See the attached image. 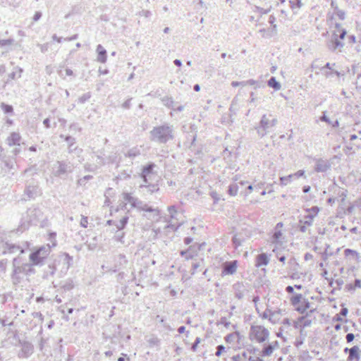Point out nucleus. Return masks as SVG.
Listing matches in <instances>:
<instances>
[{"instance_id": "obj_8", "label": "nucleus", "mask_w": 361, "mask_h": 361, "mask_svg": "<svg viewBox=\"0 0 361 361\" xmlns=\"http://www.w3.org/2000/svg\"><path fill=\"white\" fill-rule=\"evenodd\" d=\"M54 174L56 177L63 178L73 171L74 166L69 161H58Z\"/></svg>"}, {"instance_id": "obj_34", "label": "nucleus", "mask_w": 361, "mask_h": 361, "mask_svg": "<svg viewBox=\"0 0 361 361\" xmlns=\"http://www.w3.org/2000/svg\"><path fill=\"white\" fill-rule=\"evenodd\" d=\"M302 294L300 293H297L295 295H294L293 297H291L290 298V303L293 306H296L298 305L300 302H302Z\"/></svg>"}, {"instance_id": "obj_54", "label": "nucleus", "mask_w": 361, "mask_h": 361, "mask_svg": "<svg viewBox=\"0 0 361 361\" xmlns=\"http://www.w3.org/2000/svg\"><path fill=\"white\" fill-rule=\"evenodd\" d=\"M276 21V18L271 15L269 18V23L272 25V27H273V30H276V25L274 23Z\"/></svg>"}, {"instance_id": "obj_28", "label": "nucleus", "mask_w": 361, "mask_h": 361, "mask_svg": "<svg viewBox=\"0 0 361 361\" xmlns=\"http://www.w3.org/2000/svg\"><path fill=\"white\" fill-rule=\"evenodd\" d=\"M128 219L129 218L128 216H125L118 222H116L115 226L116 227L118 231H121L126 227V224L128 222Z\"/></svg>"}, {"instance_id": "obj_24", "label": "nucleus", "mask_w": 361, "mask_h": 361, "mask_svg": "<svg viewBox=\"0 0 361 361\" xmlns=\"http://www.w3.org/2000/svg\"><path fill=\"white\" fill-rule=\"evenodd\" d=\"M310 303L307 299H303L301 305L295 307V310L300 314H304L308 308H310Z\"/></svg>"}, {"instance_id": "obj_12", "label": "nucleus", "mask_w": 361, "mask_h": 361, "mask_svg": "<svg viewBox=\"0 0 361 361\" xmlns=\"http://www.w3.org/2000/svg\"><path fill=\"white\" fill-rule=\"evenodd\" d=\"M20 343L21 345V350L18 355L20 357H28L32 354L34 347L31 343L24 341H20Z\"/></svg>"}, {"instance_id": "obj_62", "label": "nucleus", "mask_w": 361, "mask_h": 361, "mask_svg": "<svg viewBox=\"0 0 361 361\" xmlns=\"http://www.w3.org/2000/svg\"><path fill=\"white\" fill-rule=\"evenodd\" d=\"M124 235H125V233H118V234L115 236L116 240L117 241H119V242H121V243H123V238H124Z\"/></svg>"}, {"instance_id": "obj_5", "label": "nucleus", "mask_w": 361, "mask_h": 361, "mask_svg": "<svg viewBox=\"0 0 361 361\" xmlns=\"http://www.w3.org/2000/svg\"><path fill=\"white\" fill-rule=\"evenodd\" d=\"M277 123L276 118L270 120L267 114L262 115L258 126L255 127L258 136L260 137L265 136L269 132V130L274 127Z\"/></svg>"}, {"instance_id": "obj_19", "label": "nucleus", "mask_w": 361, "mask_h": 361, "mask_svg": "<svg viewBox=\"0 0 361 361\" xmlns=\"http://www.w3.org/2000/svg\"><path fill=\"white\" fill-rule=\"evenodd\" d=\"M97 61L100 63H105L106 61L107 55L106 49L101 45L98 44L97 47Z\"/></svg>"}, {"instance_id": "obj_6", "label": "nucleus", "mask_w": 361, "mask_h": 361, "mask_svg": "<svg viewBox=\"0 0 361 361\" xmlns=\"http://www.w3.org/2000/svg\"><path fill=\"white\" fill-rule=\"evenodd\" d=\"M269 336V331L262 326H251L250 331V339L258 343L267 341Z\"/></svg>"}, {"instance_id": "obj_59", "label": "nucleus", "mask_w": 361, "mask_h": 361, "mask_svg": "<svg viewBox=\"0 0 361 361\" xmlns=\"http://www.w3.org/2000/svg\"><path fill=\"white\" fill-rule=\"evenodd\" d=\"M17 76V71H13L12 73H9L8 75V80L6 81V82H8L11 80H14L16 79Z\"/></svg>"}, {"instance_id": "obj_16", "label": "nucleus", "mask_w": 361, "mask_h": 361, "mask_svg": "<svg viewBox=\"0 0 361 361\" xmlns=\"http://www.w3.org/2000/svg\"><path fill=\"white\" fill-rule=\"evenodd\" d=\"M17 252H19V255L22 256L21 255L25 252V250L23 249L20 246L13 243H5V250L4 251V253H16Z\"/></svg>"}, {"instance_id": "obj_52", "label": "nucleus", "mask_w": 361, "mask_h": 361, "mask_svg": "<svg viewBox=\"0 0 361 361\" xmlns=\"http://www.w3.org/2000/svg\"><path fill=\"white\" fill-rule=\"evenodd\" d=\"M232 241L235 247L241 245V240L236 235L233 237Z\"/></svg>"}, {"instance_id": "obj_57", "label": "nucleus", "mask_w": 361, "mask_h": 361, "mask_svg": "<svg viewBox=\"0 0 361 361\" xmlns=\"http://www.w3.org/2000/svg\"><path fill=\"white\" fill-rule=\"evenodd\" d=\"M282 235V233L281 231H276L274 232V235H273V239L275 240V241H277L279 240V238L281 237Z\"/></svg>"}, {"instance_id": "obj_18", "label": "nucleus", "mask_w": 361, "mask_h": 361, "mask_svg": "<svg viewBox=\"0 0 361 361\" xmlns=\"http://www.w3.org/2000/svg\"><path fill=\"white\" fill-rule=\"evenodd\" d=\"M360 348L357 345L351 348V350L348 357V361H360V355L359 353Z\"/></svg>"}, {"instance_id": "obj_4", "label": "nucleus", "mask_w": 361, "mask_h": 361, "mask_svg": "<svg viewBox=\"0 0 361 361\" xmlns=\"http://www.w3.org/2000/svg\"><path fill=\"white\" fill-rule=\"evenodd\" d=\"M51 252V246L49 245H42L34 249L29 255L28 262L32 267L35 266H42L47 261L48 256Z\"/></svg>"}, {"instance_id": "obj_42", "label": "nucleus", "mask_w": 361, "mask_h": 361, "mask_svg": "<svg viewBox=\"0 0 361 361\" xmlns=\"http://www.w3.org/2000/svg\"><path fill=\"white\" fill-rule=\"evenodd\" d=\"M182 257H185L186 260L190 259L193 258V255L190 252L189 250H181L180 252Z\"/></svg>"}, {"instance_id": "obj_29", "label": "nucleus", "mask_w": 361, "mask_h": 361, "mask_svg": "<svg viewBox=\"0 0 361 361\" xmlns=\"http://www.w3.org/2000/svg\"><path fill=\"white\" fill-rule=\"evenodd\" d=\"M141 188H146L147 189V191L150 193H153L154 192H157L159 190V188L158 185L157 184H152L149 182L148 183H145L141 185Z\"/></svg>"}, {"instance_id": "obj_2", "label": "nucleus", "mask_w": 361, "mask_h": 361, "mask_svg": "<svg viewBox=\"0 0 361 361\" xmlns=\"http://www.w3.org/2000/svg\"><path fill=\"white\" fill-rule=\"evenodd\" d=\"M73 258L67 253H64L55 257L49 259L47 267L43 270L42 278L44 280H50L54 276L56 270L61 266V273L66 274L70 268Z\"/></svg>"}, {"instance_id": "obj_33", "label": "nucleus", "mask_w": 361, "mask_h": 361, "mask_svg": "<svg viewBox=\"0 0 361 361\" xmlns=\"http://www.w3.org/2000/svg\"><path fill=\"white\" fill-rule=\"evenodd\" d=\"M314 216V215L310 214L305 215L303 220H300V223L310 226L312 224Z\"/></svg>"}, {"instance_id": "obj_7", "label": "nucleus", "mask_w": 361, "mask_h": 361, "mask_svg": "<svg viewBox=\"0 0 361 361\" xmlns=\"http://www.w3.org/2000/svg\"><path fill=\"white\" fill-rule=\"evenodd\" d=\"M123 195L124 200L130 203L132 207L148 212H153L155 211V209L152 207L148 206L147 204L144 203L137 198L131 196L129 193L124 192Z\"/></svg>"}, {"instance_id": "obj_17", "label": "nucleus", "mask_w": 361, "mask_h": 361, "mask_svg": "<svg viewBox=\"0 0 361 361\" xmlns=\"http://www.w3.org/2000/svg\"><path fill=\"white\" fill-rule=\"evenodd\" d=\"M21 136L19 133L13 132L7 137L6 142L9 146L18 145L20 146Z\"/></svg>"}, {"instance_id": "obj_61", "label": "nucleus", "mask_w": 361, "mask_h": 361, "mask_svg": "<svg viewBox=\"0 0 361 361\" xmlns=\"http://www.w3.org/2000/svg\"><path fill=\"white\" fill-rule=\"evenodd\" d=\"M355 338V335L353 333H348L346 336L345 339L348 343L352 342Z\"/></svg>"}, {"instance_id": "obj_36", "label": "nucleus", "mask_w": 361, "mask_h": 361, "mask_svg": "<svg viewBox=\"0 0 361 361\" xmlns=\"http://www.w3.org/2000/svg\"><path fill=\"white\" fill-rule=\"evenodd\" d=\"M238 187L236 184H231L228 187V192L231 196H235L238 193Z\"/></svg>"}, {"instance_id": "obj_13", "label": "nucleus", "mask_w": 361, "mask_h": 361, "mask_svg": "<svg viewBox=\"0 0 361 361\" xmlns=\"http://www.w3.org/2000/svg\"><path fill=\"white\" fill-rule=\"evenodd\" d=\"M328 49L331 51H335L338 48H343L344 44L338 40V34L334 32L331 39L326 42Z\"/></svg>"}, {"instance_id": "obj_32", "label": "nucleus", "mask_w": 361, "mask_h": 361, "mask_svg": "<svg viewBox=\"0 0 361 361\" xmlns=\"http://www.w3.org/2000/svg\"><path fill=\"white\" fill-rule=\"evenodd\" d=\"M240 334L238 331H235L233 333H231V334H228L226 337H225V341L227 342V343H231L234 341L235 338H238V339H240Z\"/></svg>"}, {"instance_id": "obj_43", "label": "nucleus", "mask_w": 361, "mask_h": 361, "mask_svg": "<svg viewBox=\"0 0 361 361\" xmlns=\"http://www.w3.org/2000/svg\"><path fill=\"white\" fill-rule=\"evenodd\" d=\"M344 253H345V255L346 257H348V256H350H350H352V257H358V255H359V254L357 253V251L353 250H351V249H349V248L345 249V250H344Z\"/></svg>"}, {"instance_id": "obj_53", "label": "nucleus", "mask_w": 361, "mask_h": 361, "mask_svg": "<svg viewBox=\"0 0 361 361\" xmlns=\"http://www.w3.org/2000/svg\"><path fill=\"white\" fill-rule=\"evenodd\" d=\"M87 217L85 216H82L81 220H80V226L83 228L87 227Z\"/></svg>"}, {"instance_id": "obj_38", "label": "nucleus", "mask_w": 361, "mask_h": 361, "mask_svg": "<svg viewBox=\"0 0 361 361\" xmlns=\"http://www.w3.org/2000/svg\"><path fill=\"white\" fill-rule=\"evenodd\" d=\"M91 97L90 92H87L83 94L81 97H80L78 99V102L80 104H84L87 101H88Z\"/></svg>"}, {"instance_id": "obj_27", "label": "nucleus", "mask_w": 361, "mask_h": 361, "mask_svg": "<svg viewBox=\"0 0 361 361\" xmlns=\"http://www.w3.org/2000/svg\"><path fill=\"white\" fill-rule=\"evenodd\" d=\"M348 313V310L347 307H343L339 312V314H336L334 318H333V321H336V322H342L343 321V318L342 317H345Z\"/></svg>"}, {"instance_id": "obj_40", "label": "nucleus", "mask_w": 361, "mask_h": 361, "mask_svg": "<svg viewBox=\"0 0 361 361\" xmlns=\"http://www.w3.org/2000/svg\"><path fill=\"white\" fill-rule=\"evenodd\" d=\"M168 211L169 212L170 218L171 219H176L177 210H176V206L171 205V206L169 207Z\"/></svg>"}, {"instance_id": "obj_48", "label": "nucleus", "mask_w": 361, "mask_h": 361, "mask_svg": "<svg viewBox=\"0 0 361 361\" xmlns=\"http://www.w3.org/2000/svg\"><path fill=\"white\" fill-rule=\"evenodd\" d=\"M62 288L65 290H70L73 288V283L72 281H68L62 286Z\"/></svg>"}, {"instance_id": "obj_64", "label": "nucleus", "mask_w": 361, "mask_h": 361, "mask_svg": "<svg viewBox=\"0 0 361 361\" xmlns=\"http://www.w3.org/2000/svg\"><path fill=\"white\" fill-rule=\"evenodd\" d=\"M211 196L214 199V203L217 202L220 200L219 195L216 192H211Z\"/></svg>"}, {"instance_id": "obj_49", "label": "nucleus", "mask_w": 361, "mask_h": 361, "mask_svg": "<svg viewBox=\"0 0 361 361\" xmlns=\"http://www.w3.org/2000/svg\"><path fill=\"white\" fill-rule=\"evenodd\" d=\"M275 314V312H273L269 309H266V310L263 312L262 317L263 319H267L269 317V315L274 316Z\"/></svg>"}, {"instance_id": "obj_1", "label": "nucleus", "mask_w": 361, "mask_h": 361, "mask_svg": "<svg viewBox=\"0 0 361 361\" xmlns=\"http://www.w3.org/2000/svg\"><path fill=\"white\" fill-rule=\"evenodd\" d=\"M35 274V269L23 256L18 255L12 260L11 281L15 286H23L29 282V277Z\"/></svg>"}, {"instance_id": "obj_45", "label": "nucleus", "mask_w": 361, "mask_h": 361, "mask_svg": "<svg viewBox=\"0 0 361 361\" xmlns=\"http://www.w3.org/2000/svg\"><path fill=\"white\" fill-rule=\"evenodd\" d=\"M271 7L270 6L267 9H264L263 8H261L259 6H256L255 8V11L259 12L261 15L267 14L270 12Z\"/></svg>"}, {"instance_id": "obj_44", "label": "nucleus", "mask_w": 361, "mask_h": 361, "mask_svg": "<svg viewBox=\"0 0 361 361\" xmlns=\"http://www.w3.org/2000/svg\"><path fill=\"white\" fill-rule=\"evenodd\" d=\"M92 176H90V175H87V176H85L84 177L80 178L78 180V184L80 185H83L85 184V183L92 179Z\"/></svg>"}, {"instance_id": "obj_35", "label": "nucleus", "mask_w": 361, "mask_h": 361, "mask_svg": "<svg viewBox=\"0 0 361 361\" xmlns=\"http://www.w3.org/2000/svg\"><path fill=\"white\" fill-rule=\"evenodd\" d=\"M334 13L338 17V18L341 20H343L345 18V12L343 10H340L338 6L334 7Z\"/></svg>"}, {"instance_id": "obj_41", "label": "nucleus", "mask_w": 361, "mask_h": 361, "mask_svg": "<svg viewBox=\"0 0 361 361\" xmlns=\"http://www.w3.org/2000/svg\"><path fill=\"white\" fill-rule=\"evenodd\" d=\"M13 39H0V47H4L6 46H11L13 44Z\"/></svg>"}, {"instance_id": "obj_9", "label": "nucleus", "mask_w": 361, "mask_h": 361, "mask_svg": "<svg viewBox=\"0 0 361 361\" xmlns=\"http://www.w3.org/2000/svg\"><path fill=\"white\" fill-rule=\"evenodd\" d=\"M238 261L233 260L222 264L221 276L233 275L236 272Z\"/></svg>"}, {"instance_id": "obj_47", "label": "nucleus", "mask_w": 361, "mask_h": 361, "mask_svg": "<svg viewBox=\"0 0 361 361\" xmlns=\"http://www.w3.org/2000/svg\"><path fill=\"white\" fill-rule=\"evenodd\" d=\"M225 350V347L223 345H219L216 347V351L215 353V355L216 357H220L222 353Z\"/></svg>"}, {"instance_id": "obj_15", "label": "nucleus", "mask_w": 361, "mask_h": 361, "mask_svg": "<svg viewBox=\"0 0 361 361\" xmlns=\"http://www.w3.org/2000/svg\"><path fill=\"white\" fill-rule=\"evenodd\" d=\"M331 163L328 160L318 159L316 160L314 171L318 173L326 172L331 169Z\"/></svg>"}, {"instance_id": "obj_56", "label": "nucleus", "mask_w": 361, "mask_h": 361, "mask_svg": "<svg viewBox=\"0 0 361 361\" xmlns=\"http://www.w3.org/2000/svg\"><path fill=\"white\" fill-rule=\"evenodd\" d=\"M159 339L157 338H152L149 340V343L151 345H158L159 344Z\"/></svg>"}, {"instance_id": "obj_3", "label": "nucleus", "mask_w": 361, "mask_h": 361, "mask_svg": "<svg viewBox=\"0 0 361 361\" xmlns=\"http://www.w3.org/2000/svg\"><path fill=\"white\" fill-rule=\"evenodd\" d=\"M150 140L159 144H166L174 139V128L169 123L154 127L149 132Z\"/></svg>"}, {"instance_id": "obj_26", "label": "nucleus", "mask_w": 361, "mask_h": 361, "mask_svg": "<svg viewBox=\"0 0 361 361\" xmlns=\"http://www.w3.org/2000/svg\"><path fill=\"white\" fill-rule=\"evenodd\" d=\"M0 161L1 162V164H3V168L8 171H10L13 167V163L6 157L0 156Z\"/></svg>"}, {"instance_id": "obj_20", "label": "nucleus", "mask_w": 361, "mask_h": 361, "mask_svg": "<svg viewBox=\"0 0 361 361\" xmlns=\"http://www.w3.org/2000/svg\"><path fill=\"white\" fill-rule=\"evenodd\" d=\"M233 288L235 293V297L238 300L242 299L244 297V286L242 283H236L233 286Z\"/></svg>"}, {"instance_id": "obj_60", "label": "nucleus", "mask_w": 361, "mask_h": 361, "mask_svg": "<svg viewBox=\"0 0 361 361\" xmlns=\"http://www.w3.org/2000/svg\"><path fill=\"white\" fill-rule=\"evenodd\" d=\"M339 35H338V39H343L346 35V30L345 29H340Z\"/></svg>"}, {"instance_id": "obj_14", "label": "nucleus", "mask_w": 361, "mask_h": 361, "mask_svg": "<svg viewBox=\"0 0 361 361\" xmlns=\"http://www.w3.org/2000/svg\"><path fill=\"white\" fill-rule=\"evenodd\" d=\"M115 264L111 269L114 272L119 271L120 269L125 268L128 264V260L124 255L119 254L115 257Z\"/></svg>"}, {"instance_id": "obj_63", "label": "nucleus", "mask_w": 361, "mask_h": 361, "mask_svg": "<svg viewBox=\"0 0 361 361\" xmlns=\"http://www.w3.org/2000/svg\"><path fill=\"white\" fill-rule=\"evenodd\" d=\"M335 283L336 284L338 289H341L344 282L342 279H338L335 281Z\"/></svg>"}, {"instance_id": "obj_21", "label": "nucleus", "mask_w": 361, "mask_h": 361, "mask_svg": "<svg viewBox=\"0 0 361 361\" xmlns=\"http://www.w3.org/2000/svg\"><path fill=\"white\" fill-rule=\"evenodd\" d=\"M141 154L140 149L138 147H134L125 153L126 157L134 159Z\"/></svg>"}, {"instance_id": "obj_58", "label": "nucleus", "mask_w": 361, "mask_h": 361, "mask_svg": "<svg viewBox=\"0 0 361 361\" xmlns=\"http://www.w3.org/2000/svg\"><path fill=\"white\" fill-rule=\"evenodd\" d=\"M131 98L127 99L126 102H124L122 104V107L123 109H128L130 108V106H131V104H130V102H131Z\"/></svg>"}, {"instance_id": "obj_50", "label": "nucleus", "mask_w": 361, "mask_h": 361, "mask_svg": "<svg viewBox=\"0 0 361 361\" xmlns=\"http://www.w3.org/2000/svg\"><path fill=\"white\" fill-rule=\"evenodd\" d=\"M200 338L199 337H197L195 338V342L192 343V346H191V350L193 351V352H195L197 350V345L198 344L200 343Z\"/></svg>"}, {"instance_id": "obj_31", "label": "nucleus", "mask_w": 361, "mask_h": 361, "mask_svg": "<svg viewBox=\"0 0 361 361\" xmlns=\"http://www.w3.org/2000/svg\"><path fill=\"white\" fill-rule=\"evenodd\" d=\"M274 348L270 345V343L265 345L261 351V356H270L274 352Z\"/></svg>"}, {"instance_id": "obj_37", "label": "nucleus", "mask_w": 361, "mask_h": 361, "mask_svg": "<svg viewBox=\"0 0 361 361\" xmlns=\"http://www.w3.org/2000/svg\"><path fill=\"white\" fill-rule=\"evenodd\" d=\"M1 108L5 114H11L13 111V108L11 105L6 104L4 102L1 104Z\"/></svg>"}, {"instance_id": "obj_11", "label": "nucleus", "mask_w": 361, "mask_h": 361, "mask_svg": "<svg viewBox=\"0 0 361 361\" xmlns=\"http://www.w3.org/2000/svg\"><path fill=\"white\" fill-rule=\"evenodd\" d=\"M24 195H26L28 199H35L40 195V190L38 185L33 182L26 185Z\"/></svg>"}, {"instance_id": "obj_25", "label": "nucleus", "mask_w": 361, "mask_h": 361, "mask_svg": "<svg viewBox=\"0 0 361 361\" xmlns=\"http://www.w3.org/2000/svg\"><path fill=\"white\" fill-rule=\"evenodd\" d=\"M60 137L63 138L64 140L68 143V152L73 153V149H71V146H73L75 143V138L70 135L65 136L63 135H61Z\"/></svg>"}, {"instance_id": "obj_10", "label": "nucleus", "mask_w": 361, "mask_h": 361, "mask_svg": "<svg viewBox=\"0 0 361 361\" xmlns=\"http://www.w3.org/2000/svg\"><path fill=\"white\" fill-rule=\"evenodd\" d=\"M156 165L154 163H149L142 168L140 177L145 183H148L152 179V176L154 175V169Z\"/></svg>"}, {"instance_id": "obj_22", "label": "nucleus", "mask_w": 361, "mask_h": 361, "mask_svg": "<svg viewBox=\"0 0 361 361\" xmlns=\"http://www.w3.org/2000/svg\"><path fill=\"white\" fill-rule=\"evenodd\" d=\"M161 100L165 106L171 109V110H175L176 104L171 97L165 96L162 97Z\"/></svg>"}, {"instance_id": "obj_51", "label": "nucleus", "mask_w": 361, "mask_h": 361, "mask_svg": "<svg viewBox=\"0 0 361 361\" xmlns=\"http://www.w3.org/2000/svg\"><path fill=\"white\" fill-rule=\"evenodd\" d=\"M218 324H223L226 328H228L229 326V325L231 324V323L229 322H228L226 318L224 317H223L220 319V321L219 322Z\"/></svg>"}, {"instance_id": "obj_30", "label": "nucleus", "mask_w": 361, "mask_h": 361, "mask_svg": "<svg viewBox=\"0 0 361 361\" xmlns=\"http://www.w3.org/2000/svg\"><path fill=\"white\" fill-rule=\"evenodd\" d=\"M268 85L274 90H279L281 87L280 82L276 80L275 77L270 78L268 80Z\"/></svg>"}, {"instance_id": "obj_23", "label": "nucleus", "mask_w": 361, "mask_h": 361, "mask_svg": "<svg viewBox=\"0 0 361 361\" xmlns=\"http://www.w3.org/2000/svg\"><path fill=\"white\" fill-rule=\"evenodd\" d=\"M269 263V259L265 253H262L257 257V267H261L263 265H267Z\"/></svg>"}, {"instance_id": "obj_55", "label": "nucleus", "mask_w": 361, "mask_h": 361, "mask_svg": "<svg viewBox=\"0 0 361 361\" xmlns=\"http://www.w3.org/2000/svg\"><path fill=\"white\" fill-rule=\"evenodd\" d=\"M34 318H38L41 322L44 319V316L40 312H35L32 314Z\"/></svg>"}, {"instance_id": "obj_39", "label": "nucleus", "mask_w": 361, "mask_h": 361, "mask_svg": "<svg viewBox=\"0 0 361 361\" xmlns=\"http://www.w3.org/2000/svg\"><path fill=\"white\" fill-rule=\"evenodd\" d=\"M293 178V175H288L287 176H283L280 178V182L281 185H286L289 183L292 178Z\"/></svg>"}, {"instance_id": "obj_46", "label": "nucleus", "mask_w": 361, "mask_h": 361, "mask_svg": "<svg viewBox=\"0 0 361 361\" xmlns=\"http://www.w3.org/2000/svg\"><path fill=\"white\" fill-rule=\"evenodd\" d=\"M7 259L0 260V273L4 274L6 271Z\"/></svg>"}]
</instances>
